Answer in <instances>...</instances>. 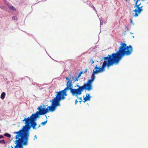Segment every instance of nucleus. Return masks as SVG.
Wrapping results in <instances>:
<instances>
[{
    "label": "nucleus",
    "instance_id": "nucleus-15",
    "mask_svg": "<svg viewBox=\"0 0 148 148\" xmlns=\"http://www.w3.org/2000/svg\"><path fill=\"white\" fill-rule=\"evenodd\" d=\"M5 93L4 92H3L1 95L0 97L2 99H3L5 97Z\"/></svg>",
    "mask_w": 148,
    "mask_h": 148
},
{
    "label": "nucleus",
    "instance_id": "nucleus-1",
    "mask_svg": "<svg viewBox=\"0 0 148 148\" xmlns=\"http://www.w3.org/2000/svg\"><path fill=\"white\" fill-rule=\"evenodd\" d=\"M22 121H25V125L18 131L14 132V134H16L15 138L16 140L15 143H23L24 145L26 146L28 145L30 128L32 127L34 130H36V128L31 124L26 118H24Z\"/></svg>",
    "mask_w": 148,
    "mask_h": 148
},
{
    "label": "nucleus",
    "instance_id": "nucleus-13",
    "mask_svg": "<svg viewBox=\"0 0 148 148\" xmlns=\"http://www.w3.org/2000/svg\"><path fill=\"white\" fill-rule=\"evenodd\" d=\"M16 145L15 146L14 148H23V143H15Z\"/></svg>",
    "mask_w": 148,
    "mask_h": 148
},
{
    "label": "nucleus",
    "instance_id": "nucleus-38",
    "mask_svg": "<svg viewBox=\"0 0 148 148\" xmlns=\"http://www.w3.org/2000/svg\"><path fill=\"white\" fill-rule=\"evenodd\" d=\"M82 101H79V102L81 103V102Z\"/></svg>",
    "mask_w": 148,
    "mask_h": 148
},
{
    "label": "nucleus",
    "instance_id": "nucleus-39",
    "mask_svg": "<svg viewBox=\"0 0 148 148\" xmlns=\"http://www.w3.org/2000/svg\"><path fill=\"white\" fill-rule=\"evenodd\" d=\"M11 147L12 148H13V147L12 146H11Z\"/></svg>",
    "mask_w": 148,
    "mask_h": 148
},
{
    "label": "nucleus",
    "instance_id": "nucleus-35",
    "mask_svg": "<svg viewBox=\"0 0 148 148\" xmlns=\"http://www.w3.org/2000/svg\"><path fill=\"white\" fill-rule=\"evenodd\" d=\"M45 116L46 118V119H47V116H46V115H45Z\"/></svg>",
    "mask_w": 148,
    "mask_h": 148
},
{
    "label": "nucleus",
    "instance_id": "nucleus-33",
    "mask_svg": "<svg viewBox=\"0 0 148 148\" xmlns=\"http://www.w3.org/2000/svg\"><path fill=\"white\" fill-rule=\"evenodd\" d=\"M40 127V125H39L38 127V128Z\"/></svg>",
    "mask_w": 148,
    "mask_h": 148
},
{
    "label": "nucleus",
    "instance_id": "nucleus-4",
    "mask_svg": "<svg viewBox=\"0 0 148 148\" xmlns=\"http://www.w3.org/2000/svg\"><path fill=\"white\" fill-rule=\"evenodd\" d=\"M45 105L42 104L37 108L38 111L36 113L32 114L30 117L26 118L35 127L37 125L36 121L37 119L40 117V116L44 115Z\"/></svg>",
    "mask_w": 148,
    "mask_h": 148
},
{
    "label": "nucleus",
    "instance_id": "nucleus-6",
    "mask_svg": "<svg viewBox=\"0 0 148 148\" xmlns=\"http://www.w3.org/2000/svg\"><path fill=\"white\" fill-rule=\"evenodd\" d=\"M66 91L67 90L65 88L63 90L56 92V94L54 99L58 103H60V101L64 99L65 97L67 95Z\"/></svg>",
    "mask_w": 148,
    "mask_h": 148
},
{
    "label": "nucleus",
    "instance_id": "nucleus-25",
    "mask_svg": "<svg viewBox=\"0 0 148 148\" xmlns=\"http://www.w3.org/2000/svg\"><path fill=\"white\" fill-rule=\"evenodd\" d=\"M4 137L3 136L1 135H0V139L3 138Z\"/></svg>",
    "mask_w": 148,
    "mask_h": 148
},
{
    "label": "nucleus",
    "instance_id": "nucleus-30",
    "mask_svg": "<svg viewBox=\"0 0 148 148\" xmlns=\"http://www.w3.org/2000/svg\"><path fill=\"white\" fill-rule=\"evenodd\" d=\"M130 23H132V24H133L132 23V19H130Z\"/></svg>",
    "mask_w": 148,
    "mask_h": 148
},
{
    "label": "nucleus",
    "instance_id": "nucleus-12",
    "mask_svg": "<svg viewBox=\"0 0 148 148\" xmlns=\"http://www.w3.org/2000/svg\"><path fill=\"white\" fill-rule=\"evenodd\" d=\"M90 98L91 96H90V94H86V97L83 98L84 100V102H85V101H90Z\"/></svg>",
    "mask_w": 148,
    "mask_h": 148
},
{
    "label": "nucleus",
    "instance_id": "nucleus-24",
    "mask_svg": "<svg viewBox=\"0 0 148 148\" xmlns=\"http://www.w3.org/2000/svg\"><path fill=\"white\" fill-rule=\"evenodd\" d=\"M1 143H3L4 144H5V141L4 140H1Z\"/></svg>",
    "mask_w": 148,
    "mask_h": 148
},
{
    "label": "nucleus",
    "instance_id": "nucleus-14",
    "mask_svg": "<svg viewBox=\"0 0 148 148\" xmlns=\"http://www.w3.org/2000/svg\"><path fill=\"white\" fill-rule=\"evenodd\" d=\"M140 0H137L135 2V5L134 6V8H136V7H138V6H140L141 5V3H140V4H138V2Z\"/></svg>",
    "mask_w": 148,
    "mask_h": 148
},
{
    "label": "nucleus",
    "instance_id": "nucleus-11",
    "mask_svg": "<svg viewBox=\"0 0 148 148\" xmlns=\"http://www.w3.org/2000/svg\"><path fill=\"white\" fill-rule=\"evenodd\" d=\"M65 78L66 79V80H67V81H69V80H70L69 82H71V83H73V81H74L75 80V77L72 76L70 77V78H69L68 77H66Z\"/></svg>",
    "mask_w": 148,
    "mask_h": 148
},
{
    "label": "nucleus",
    "instance_id": "nucleus-26",
    "mask_svg": "<svg viewBox=\"0 0 148 148\" xmlns=\"http://www.w3.org/2000/svg\"><path fill=\"white\" fill-rule=\"evenodd\" d=\"M91 64H92L93 63H94V61H93L92 60H91Z\"/></svg>",
    "mask_w": 148,
    "mask_h": 148
},
{
    "label": "nucleus",
    "instance_id": "nucleus-40",
    "mask_svg": "<svg viewBox=\"0 0 148 148\" xmlns=\"http://www.w3.org/2000/svg\"><path fill=\"white\" fill-rule=\"evenodd\" d=\"M125 28H127V26H125Z\"/></svg>",
    "mask_w": 148,
    "mask_h": 148
},
{
    "label": "nucleus",
    "instance_id": "nucleus-29",
    "mask_svg": "<svg viewBox=\"0 0 148 148\" xmlns=\"http://www.w3.org/2000/svg\"><path fill=\"white\" fill-rule=\"evenodd\" d=\"M87 68H86V69L85 70V71H84V73H86L87 72Z\"/></svg>",
    "mask_w": 148,
    "mask_h": 148
},
{
    "label": "nucleus",
    "instance_id": "nucleus-36",
    "mask_svg": "<svg viewBox=\"0 0 148 148\" xmlns=\"http://www.w3.org/2000/svg\"><path fill=\"white\" fill-rule=\"evenodd\" d=\"M45 116L46 118V119H47V116H46V115H45Z\"/></svg>",
    "mask_w": 148,
    "mask_h": 148
},
{
    "label": "nucleus",
    "instance_id": "nucleus-28",
    "mask_svg": "<svg viewBox=\"0 0 148 148\" xmlns=\"http://www.w3.org/2000/svg\"><path fill=\"white\" fill-rule=\"evenodd\" d=\"M37 138V137L36 136V135H35L34 136V140H35V139Z\"/></svg>",
    "mask_w": 148,
    "mask_h": 148
},
{
    "label": "nucleus",
    "instance_id": "nucleus-27",
    "mask_svg": "<svg viewBox=\"0 0 148 148\" xmlns=\"http://www.w3.org/2000/svg\"><path fill=\"white\" fill-rule=\"evenodd\" d=\"M78 102V101L77 99H76L75 101V104L76 105L77 102Z\"/></svg>",
    "mask_w": 148,
    "mask_h": 148
},
{
    "label": "nucleus",
    "instance_id": "nucleus-16",
    "mask_svg": "<svg viewBox=\"0 0 148 148\" xmlns=\"http://www.w3.org/2000/svg\"><path fill=\"white\" fill-rule=\"evenodd\" d=\"M95 74H96L93 71V73L91 75V78L94 80L95 78Z\"/></svg>",
    "mask_w": 148,
    "mask_h": 148
},
{
    "label": "nucleus",
    "instance_id": "nucleus-8",
    "mask_svg": "<svg viewBox=\"0 0 148 148\" xmlns=\"http://www.w3.org/2000/svg\"><path fill=\"white\" fill-rule=\"evenodd\" d=\"M94 80L92 79H89L86 83H85L83 85L86 90L90 91L93 89L92 83Z\"/></svg>",
    "mask_w": 148,
    "mask_h": 148
},
{
    "label": "nucleus",
    "instance_id": "nucleus-21",
    "mask_svg": "<svg viewBox=\"0 0 148 148\" xmlns=\"http://www.w3.org/2000/svg\"><path fill=\"white\" fill-rule=\"evenodd\" d=\"M12 20H17V18L15 16H13L12 18Z\"/></svg>",
    "mask_w": 148,
    "mask_h": 148
},
{
    "label": "nucleus",
    "instance_id": "nucleus-20",
    "mask_svg": "<svg viewBox=\"0 0 148 148\" xmlns=\"http://www.w3.org/2000/svg\"><path fill=\"white\" fill-rule=\"evenodd\" d=\"M79 77H78L77 76H75V80L73 81V83H74L75 81H77L78 80V78Z\"/></svg>",
    "mask_w": 148,
    "mask_h": 148
},
{
    "label": "nucleus",
    "instance_id": "nucleus-19",
    "mask_svg": "<svg viewBox=\"0 0 148 148\" xmlns=\"http://www.w3.org/2000/svg\"><path fill=\"white\" fill-rule=\"evenodd\" d=\"M47 121L46 120L44 122H42L41 123V125H44L47 123Z\"/></svg>",
    "mask_w": 148,
    "mask_h": 148
},
{
    "label": "nucleus",
    "instance_id": "nucleus-2",
    "mask_svg": "<svg viewBox=\"0 0 148 148\" xmlns=\"http://www.w3.org/2000/svg\"><path fill=\"white\" fill-rule=\"evenodd\" d=\"M121 46L116 53L110 54V56L115 62V64H118L124 56L130 55L133 51L131 45H127L125 43L120 42Z\"/></svg>",
    "mask_w": 148,
    "mask_h": 148
},
{
    "label": "nucleus",
    "instance_id": "nucleus-32",
    "mask_svg": "<svg viewBox=\"0 0 148 148\" xmlns=\"http://www.w3.org/2000/svg\"><path fill=\"white\" fill-rule=\"evenodd\" d=\"M78 98H79L80 100V101H82V97H79Z\"/></svg>",
    "mask_w": 148,
    "mask_h": 148
},
{
    "label": "nucleus",
    "instance_id": "nucleus-17",
    "mask_svg": "<svg viewBox=\"0 0 148 148\" xmlns=\"http://www.w3.org/2000/svg\"><path fill=\"white\" fill-rule=\"evenodd\" d=\"M9 8L12 10H16V9L13 6L10 5L9 7Z\"/></svg>",
    "mask_w": 148,
    "mask_h": 148
},
{
    "label": "nucleus",
    "instance_id": "nucleus-41",
    "mask_svg": "<svg viewBox=\"0 0 148 148\" xmlns=\"http://www.w3.org/2000/svg\"><path fill=\"white\" fill-rule=\"evenodd\" d=\"M1 143V140H0V143Z\"/></svg>",
    "mask_w": 148,
    "mask_h": 148
},
{
    "label": "nucleus",
    "instance_id": "nucleus-31",
    "mask_svg": "<svg viewBox=\"0 0 148 148\" xmlns=\"http://www.w3.org/2000/svg\"><path fill=\"white\" fill-rule=\"evenodd\" d=\"M92 8H93V9H94V10H96L95 8V7H94V6H93V5H92Z\"/></svg>",
    "mask_w": 148,
    "mask_h": 148
},
{
    "label": "nucleus",
    "instance_id": "nucleus-18",
    "mask_svg": "<svg viewBox=\"0 0 148 148\" xmlns=\"http://www.w3.org/2000/svg\"><path fill=\"white\" fill-rule=\"evenodd\" d=\"M4 135L5 136L8 138H10L11 137V135L8 133H5L4 134Z\"/></svg>",
    "mask_w": 148,
    "mask_h": 148
},
{
    "label": "nucleus",
    "instance_id": "nucleus-7",
    "mask_svg": "<svg viewBox=\"0 0 148 148\" xmlns=\"http://www.w3.org/2000/svg\"><path fill=\"white\" fill-rule=\"evenodd\" d=\"M78 87L77 89H73L72 88L71 93L73 96H75L77 98H78V96L81 95L82 94V92L84 90H85V89L83 86H80L77 84L76 85L75 87Z\"/></svg>",
    "mask_w": 148,
    "mask_h": 148
},
{
    "label": "nucleus",
    "instance_id": "nucleus-23",
    "mask_svg": "<svg viewBox=\"0 0 148 148\" xmlns=\"http://www.w3.org/2000/svg\"><path fill=\"white\" fill-rule=\"evenodd\" d=\"M99 20H100V25H102L103 24V23H102V20L100 18H99Z\"/></svg>",
    "mask_w": 148,
    "mask_h": 148
},
{
    "label": "nucleus",
    "instance_id": "nucleus-22",
    "mask_svg": "<svg viewBox=\"0 0 148 148\" xmlns=\"http://www.w3.org/2000/svg\"><path fill=\"white\" fill-rule=\"evenodd\" d=\"M82 73H83V72H80L79 74V75H78L77 77H80L81 76V74H82Z\"/></svg>",
    "mask_w": 148,
    "mask_h": 148
},
{
    "label": "nucleus",
    "instance_id": "nucleus-10",
    "mask_svg": "<svg viewBox=\"0 0 148 148\" xmlns=\"http://www.w3.org/2000/svg\"><path fill=\"white\" fill-rule=\"evenodd\" d=\"M69 82V81H67L66 84L67 86L65 88L67 90H70L71 93V90L73 87V83H71V82Z\"/></svg>",
    "mask_w": 148,
    "mask_h": 148
},
{
    "label": "nucleus",
    "instance_id": "nucleus-3",
    "mask_svg": "<svg viewBox=\"0 0 148 148\" xmlns=\"http://www.w3.org/2000/svg\"><path fill=\"white\" fill-rule=\"evenodd\" d=\"M102 60H104L102 67L98 66L96 65L93 71L96 74L101 73L105 71V68L107 67L109 68L110 66H113L115 62L114 61L110 55H108L107 57H102Z\"/></svg>",
    "mask_w": 148,
    "mask_h": 148
},
{
    "label": "nucleus",
    "instance_id": "nucleus-9",
    "mask_svg": "<svg viewBox=\"0 0 148 148\" xmlns=\"http://www.w3.org/2000/svg\"><path fill=\"white\" fill-rule=\"evenodd\" d=\"M139 6H138V7H136L137 9L136 8L135 9V10H133V12L134 11L135 12V15H133V16H138V14L140 13L143 11V10L142 8L143 7V6H141L140 7Z\"/></svg>",
    "mask_w": 148,
    "mask_h": 148
},
{
    "label": "nucleus",
    "instance_id": "nucleus-37",
    "mask_svg": "<svg viewBox=\"0 0 148 148\" xmlns=\"http://www.w3.org/2000/svg\"><path fill=\"white\" fill-rule=\"evenodd\" d=\"M132 38H134V36H132Z\"/></svg>",
    "mask_w": 148,
    "mask_h": 148
},
{
    "label": "nucleus",
    "instance_id": "nucleus-34",
    "mask_svg": "<svg viewBox=\"0 0 148 148\" xmlns=\"http://www.w3.org/2000/svg\"><path fill=\"white\" fill-rule=\"evenodd\" d=\"M130 34H133V33H132L131 32H130Z\"/></svg>",
    "mask_w": 148,
    "mask_h": 148
},
{
    "label": "nucleus",
    "instance_id": "nucleus-5",
    "mask_svg": "<svg viewBox=\"0 0 148 148\" xmlns=\"http://www.w3.org/2000/svg\"><path fill=\"white\" fill-rule=\"evenodd\" d=\"M50 101L52 102L51 105L48 106L47 108L45 105L44 115L48 113L49 111L51 112L54 111L58 106H60V103H58L54 98L52 100H50Z\"/></svg>",
    "mask_w": 148,
    "mask_h": 148
},
{
    "label": "nucleus",
    "instance_id": "nucleus-42",
    "mask_svg": "<svg viewBox=\"0 0 148 148\" xmlns=\"http://www.w3.org/2000/svg\"><path fill=\"white\" fill-rule=\"evenodd\" d=\"M142 0L143 1H144V0Z\"/></svg>",
    "mask_w": 148,
    "mask_h": 148
}]
</instances>
